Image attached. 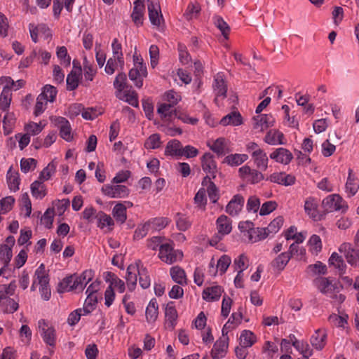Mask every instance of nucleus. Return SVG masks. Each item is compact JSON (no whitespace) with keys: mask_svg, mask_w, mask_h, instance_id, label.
Masks as SVG:
<instances>
[{"mask_svg":"<svg viewBox=\"0 0 359 359\" xmlns=\"http://www.w3.org/2000/svg\"><path fill=\"white\" fill-rule=\"evenodd\" d=\"M183 253L179 250L174 249L173 241L168 240L158 252V258L168 264H172L175 262L182 259Z\"/></svg>","mask_w":359,"mask_h":359,"instance_id":"f257e3e1","label":"nucleus"},{"mask_svg":"<svg viewBox=\"0 0 359 359\" xmlns=\"http://www.w3.org/2000/svg\"><path fill=\"white\" fill-rule=\"evenodd\" d=\"M35 278L38 280V284L40 285L39 290L41 297L44 300H48L51 296V292L49 287L48 275L43 264H41L35 271Z\"/></svg>","mask_w":359,"mask_h":359,"instance_id":"f03ea898","label":"nucleus"},{"mask_svg":"<svg viewBox=\"0 0 359 359\" xmlns=\"http://www.w3.org/2000/svg\"><path fill=\"white\" fill-rule=\"evenodd\" d=\"M315 284L318 289L327 297H334L335 293H339L341 285L337 282L330 280L327 278H318L315 280Z\"/></svg>","mask_w":359,"mask_h":359,"instance_id":"7ed1b4c3","label":"nucleus"},{"mask_svg":"<svg viewBox=\"0 0 359 359\" xmlns=\"http://www.w3.org/2000/svg\"><path fill=\"white\" fill-rule=\"evenodd\" d=\"M240 177L250 184H257L264 180V175L261 171L256 169H252L248 165H245L238 169Z\"/></svg>","mask_w":359,"mask_h":359,"instance_id":"20e7f679","label":"nucleus"},{"mask_svg":"<svg viewBox=\"0 0 359 359\" xmlns=\"http://www.w3.org/2000/svg\"><path fill=\"white\" fill-rule=\"evenodd\" d=\"M216 224L218 231V236H217V239L214 240L212 238L210 241V244L212 246L216 245L217 241L222 239V236L229 234L232 229L231 220L224 215H222L217 218Z\"/></svg>","mask_w":359,"mask_h":359,"instance_id":"39448f33","label":"nucleus"},{"mask_svg":"<svg viewBox=\"0 0 359 359\" xmlns=\"http://www.w3.org/2000/svg\"><path fill=\"white\" fill-rule=\"evenodd\" d=\"M38 327L41 332V335L43 341L50 346H55L56 342V334L54 327L49 326L43 319L39 320Z\"/></svg>","mask_w":359,"mask_h":359,"instance_id":"423d86ee","label":"nucleus"},{"mask_svg":"<svg viewBox=\"0 0 359 359\" xmlns=\"http://www.w3.org/2000/svg\"><path fill=\"white\" fill-rule=\"evenodd\" d=\"M207 145L218 156H225L231 151L230 141L224 137H219L215 140L208 141Z\"/></svg>","mask_w":359,"mask_h":359,"instance_id":"0eeeda50","label":"nucleus"},{"mask_svg":"<svg viewBox=\"0 0 359 359\" xmlns=\"http://www.w3.org/2000/svg\"><path fill=\"white\" fill-rule=\"evenodd\" d=\"M341 253H343L347 262L352 266H359V250L354 248L349 243H344L339 248Z\"/></svg>","mask_w":359,"mask_h":359,"instance_id":"6e6552de","label":"nucleus"},{"mask_svg":"<svg viewBox=\"0 0 359 359\" xmlns=\"http://www.w3.org/2000/svg\"><path fill=\"white\" fill-rule=\"evenodd\" d=\"M323 204L330 210L341 211L345 212L348 209L346 202L339 195L332 194L323 200Z\"/></svg>","mask_w":359,"mask_h":359,"instance_id":"1a4fd4ad","label":"nucleus"},{"mask_svg":"<svg viewBox=\"0 0 359 359\" xmlns=\"http://www.w3.org/2000/svg\"><path fill=\"white\" fill-rule=\"evenodd\" d=\"M201 166L203 170L208 173L210 179L215 178L218 172L217 163L215 161L214 156L210 153H205L201 158Z\"/></svg>","mask_w":359,"mask_h":359,"instance_id":"9d476101","label":"nucleus"},{"mask_svg":"<svg viewBox=\"0 0 359 359\" xmlns=\"http://www.w3.org/2000/svg\"><path fill=\"white\" fill-rule=\"evenodd\" d=\"M102 191L110 198H124L129 194L127 187L121 184H105L102 187Z\"/></svg>","mask_w":359,"mask_h":359,"instance_id":"9b49d317","label":"nucleus"},{"mask_svg":"<svg viewBox=\"0 0 359 359\" xmlns=\"http://www.w3.org/2000/svg\"><path fill=\"white\" fill-rule=\"evenodd\" d=\"M93 273L91 270H86L81 274H74L73 291L82 292L85 286L93 279Z\"/></svg>","mask_w":359,"mask_h":359,"instance_id":"f8f14e48","label":"nucleus"},{"mask_svg":"<svg viewBox=\"0 0 359 359\" xmlns=\"http://www.w3.org/2000/svg\"><path fill=\"white\" fill-rule=\"evenodd\" d=\"M269 157L276 163L288 165L293 159V154L287 149L279 147L275 149L270 154Z\"/></svg>","mask_w":359,"mask_h":359,"instance_id":"ddd939ff","label":"nucleus"},{"mask_svg":"<svg viewBox=\"0 0 359 359\" xmlns=\"http://www.w3.org/2000/svg\"><path fill=\"white\" fill-rule=\"evenodd\" d=\"M54 122L60 130V137L67 142L72 141L73 135L69 121L64 117L59 116L55 118Z\"/></svg>","mask_w":359,"mask_h":359,"instance_id":"4468645a","label":"nucleus"},{"mask_svg":"<svg viewBox=\"0 0 359 359\" xmlns=\"http://www.w3.org/2000/svg\"><path fill=\"white\" fill-rule=\"evenodd\" d=\"M253 128L264 131L275 123V118L271 114H259L253 118Z\"/></svg>","mask_w":359,"mask_h":359,"instance_id":"2eb2a0df","label":"nucleus"},{"mask_svg":"<svg viewBox=\"0 0 359 359\" xmlns=\"http://www.w3.org/2000/svg\"><path fill=\"white\" fill-rule=\"evenodd\" d=\"M245 198L240 194L235 195L226 207V212L231 216H237L242 210Z\"/></svg>","mask_w":359,"mask_h":359,"instance_id":"dca6fc26","label":"nucleus"},{"mask_svg":"<svg viewBox=\"0 0 359 359\" xmlns=\"http://www.w3.org/2000/svg\"><path fill=\"white\" fill-rule=\"evenodd\" d=\"M359 189V180L353 174L352 169L348 170V177L345 184V192L348 198L356 194Z\"/></svg>","mask_w":359,"mask_h":359,"instance_id":"f3484780","label":"nucleus"},{"mask_svg":"<svg viewBox=\"0 0 359 359\" xmlns=\"http://www.w3.org/2000/svg\"><path fill=\"white\" fill-rule=\"evenodd\" d=\"M228 337L219 338L215 343L211 351V355L213 359H219L224 357L228 348Z\"/></svg>","mask_w":359,"mask_h":359,"instance_id":"a211bd4d","label":"nucleus"},{"mask_svg":"<svg viewBox=\"0 0 359 359\" xmlns=\"http://www.w3.org/2000/svg\"><path fill=\"white\" fill-rule=\"evenodd\" d=\"M148 12L151 23L155 26H160L163 20L160 6L151 1L148 4Z\"/></svg>","mask_w":359,"mask_h":359,"instance_id":"6ab92c4d","label":"nucleus"},{"mask_svg":"<svg viewBox=\"0 0 359 359\" xmlns=\"http://www.w3.org/2000/svg\"><path fill=\"white\" fill-rule=\"evenodd\" d=\"M271 182L277 183L284 186H290L294 184L295 177L290 174L285 172H274L271 174L268 178Z\"/></svg>","mask_w":359,"mask_h":359,"instance_id":"aec40b11","label":"nucleus"},{"mask_svg":"<svg viewBox=\"0 0 359 359\" xmlns=\"http://www.w3.org/2000/svg\"><path fill=\"white\" fill-rule=\"evenodd\" d=\"M144 11L145 6L143 0H136L134 2V7L131 14V18L137 26L142 25Z\"/></svg>","mask_w":359,"mask_h":359,"instance_id":"412c9836","label":"nucleus"},{"mask_svg":"<svg viewBox=\"0 0 359 359\" xmlns=\"http://www.w3.org/2000/svg\"><path fill=\"white\" fill-rule=\"evenodd\" d=\"M82 68L79 66L76 69H72L67 76V89L68 90H74L79 86V81L81 78Z\"/></svg>","mask_w":359,"mask_h":359,"instance_id":"4be33fe9","label":"nucleus"},{"mask_svg":"<svg viewBox=\"0 0 359 359\" xmlns=\"http://www.w3.org/2000/svg\"><path fill=\"white\" fill-rule=\"evenodd\" d=\"M327 339V332L325 330L318 329L311 336L310 341L313 348L317 350H322L325 344Z\"/></svg>","mask_w":359,"mask_h":359,"instance_id":"5701e85b","label":"nucleus"},{"mask_svg":"<svg viewBox=\"0 0 359 359\" xmlns=\"http://www.w3.org/2000/svg\"><path fill=\"white\" fill-rule=\"evenodd\" d=\"M182 144L177 140L169 141L165 149V155L179 158L182 157Z\"/></svg>","mask_w":359,"mask_h":359,"instance_id":"b1692460","label":"nucleus"},{"mask_svg":"<svg viewBox=\"0 0 359 359\" xmlns=\"http://www.w3.org/2000/svg\"><path fill=\"white\" fill-rule=\"evenodd\" d=\"M264 141L270 145L284 144V135L278 130L271 129L266 133Z\"/></svg>","mask_w":359,"mask_h":359,"instance_id":"393cba45","label":"nucleus"},{"mask_svg":"<svg viewBox=\"0 0 359 359\" xmlns=\"http://www.w3.org/2000/svg\"><path fill=\"white\" fill-rule=\"evenodd\" d=\"M222 292V288L219 285L208 287L203 291L202 297L207 302H215L219 299Z\"/></svg>","mask_w":359,"mask_h":359,"instance_id":"a878e982","label":"nucleus"},{"mask_svg":"<svg viewBox=\"0 0 359 359\" xmlns=\"http://www.w3.org/2000/svg\"><path fill=\"white\" fill-rule=\"evenodd\" d=\"M213 88L217 97H221L224 98L226 97L227 88L222 74L218 73L215 76Z\"/></svg>","mask_w":359,"mask_h":359,"instance_id":"bb28decb","label":"nucleus"},{"mask_svg":"<svg viewBox=\"0 0 359 359\" xmlns=\"http://www.w3.org/2000/svg\"><path fill=\"white\" fill-rule=\"evenodd\" d=\"M292 341V346L301 353L305 358H309L312 355V350L306 341H299L295 336L291 334L290 336Z\"/></svg>","mask_w":359,"mask_h":359,"instance_id":"cd10ccee","label":"nucleus"},{"mask_svg":"<svg viewBox=\"0 0 359 359\" xmlns=\"http://www.w3.org/2000/svg\"><path fill=\"white\" fill-rule=\"evenodd\" d=\"M243 123V118L241 114L238 111H233L224 116L220 120V124L226 126H238Z\"/></svg>","mask_w":359,"mask_h":359,"instance_id":"c85d7f7f","label":"nucleus"},{"mask_svg":"<svg viewBox=\"0 0 359 359\" xmlns=\"http://www.w3.org/2000/svg\"><path fill=\"white\" fill-rule=\"evenodd\" d=\"M202 185L207 186L206 191L210 200L214 203H216L219 199L218 189L215 183L211 181L209 176H206L203 178Z\"/></svg>","mask_w":359,"mask_h":359,"instance_id":"c756f323","label":"nucleus"},{"mask_svg":"<svg viewBox=\"0 0 359 359\" xmlns=\"http://www.w3.org/2000/svg\"><path fill=\"white\" fill-rule=\"evenodd\" d=\"M248 159V156L245 154H233L226 156L222 163L229 166L235 167L241 165Z\"/></svg>","mask_w":359,"mask_h":359,"instance_id":"7c9ffc66","label":"nucleus"},{"mask_svg":"<svg viewBox=\"0 0 359 359\" xmlns=\"http://www.w3.org/2000/svg\"><path fill=\"white\" fill-rule=\"evenodd\" d=\"M252 158L258 170L265 171L267 169L269 158L264 150H262L260 152L253 155Z\"/></svg>","mask_w":359,"mask_h":359,"instance_id":"2f4dec72","label":"nucleus"},{"mask_svg":"<svg viewBox=\"0 0 359 359\" xmlns=\"http://www.w3.org/2000/svg\"><path fill=\"white\" fill-rule=\"evenodd\" d=\"M172 279L179 285L187 284V276L184 269L178 266H173L170 270Z\"/></svg>","mask_w":359,"mask_h":359,"instance_id":"473e14b6","label":"nucleus"},{"mask_svg":"<svg viewBox=\"0 0 359 359\" xmlns=\"http://www.w3.org/2000/svg\"><path fill=\"white\" fill-rule=\"evenodd\" d=\"M95 219H97V226L102 229L105 227L111 229L114 224V220L111 216L102 211H100L96 214Z\"/></svg>","mask_w":359,"mask_h":359,"instance_id":"72a5a7b5","label":"nucleus"},{"mask_svg":"<svg viewBox=\"0 0 359 359\" xmlns=\"http://www.w3.org/2000/svg\"><path fill=\"white\" fill-rule=\"evenodd\" d=\"M290 259L289 253L282 252L271 262V266L274 270L280 271L284 269Z\"/></svg>","mask_w":359,"mask_h":359,"instance_id":"f704fd0d","label":"nucleus"},{"mask_svg":"<svg viewBox=\"0 0 359 359\" xmlns=\"http://www.w3.org/2000/svg\"><path fill=\"white\" fill-rule=\"evenodd\" d=\"M174 107L172 104L161 103L158 104L157 112L161 116V118L166 121L170 120L173 116H175Z\"/></svg>","mask_w":359,"mask_h":359,"instance_id":"c9c22d12","label":"nucleus"},{"mask_svg":"<svg viewBox=\"0 0 359 359\" xmlns=\"http://www.w3.org/2000/svg\"><path fill=\"white\" fill-rule=\"evenodd\" d=\"M241 318L242 316L241 313H233L222 328V336L227 335L229 331L234 329L241 323Z\"/></svg>","mask_w":359,"mask_h":359,"instance_id":"e433bc0d","label":"nucleus"},{"mask_svg":"<svg viewBox=\"0 0 359 359\" xmlns=\"http://www.w3.org/2000/svg\"><path fill=\"white\" fill-rule=\"evenodd\" d=\"M136 271H137V266H135L130 265L127 269L126 278L128 288L131 292L135 290L137 284Z\"/></svg>","mask_w":359,"mask_h":359,"instance_id":"4c0bfd02","label":"nucleus"},{"mask_svg":"<svg viewBox=\"0 0 359 359\" xmlns=\"http://www.w3.org/2000/svg\"><path fill=\"white\" fill-rule=\"evenodd\" d=\"M239 340L240 346L250 348L257 341V337L252 332L245 330L241 332Z\"/></svg>","mask_w":359,"mask_h":359,"instance_id":"58836bf2","label":"nucleus"},{"mask_svg":"<svg viewBox=\"0 0 359 359\" xmlns=\"http://www.w3.org/2000/svg\"><path fill=\"white\" fill-rule=\"evenodd\" d=\"M165 317L166 322L170 324V327H174L177 318V312L172 302L167 304L165 310Z\"/></svg>","mask_w":359,"mask_h":359,"instance_id":"ea45409f","label":"nucleus"},{"mask_svg":"<svg viewBox=\"0 0 359 359\" xmlns=\"http://www.w3.org/2000/svg\"><path fill=\"white\" fill-rule=\"evenodd\" d=\"M175 219L177 229L181 231L188 230L192 224L189 217L180 212L176 214Z\"/></svg>","mask_w":359,"mask_h":359,"instance_id":"a19ab883","label":"nucleus"},{"mask_svg":"<svg viewBox=\"0 0 359 359\" xmlns=\"http://www.w3.org/2000/svg\"><path fill=\"white\" fill-rule=\"evenodd\" d=\"M31 192L34 198L37 199H41L46 194V186L41 181H34L31 184Z\"/></svg>","mask_w":359,"mask_h":359,"instance_id":"79ce46f5","label":"nucleus"},{"mask_svg":"<svg viewBox=\"0 0 359 359\" xmlns=\"http://www.w3.org/2000/svg\"><path fill=\"white\" fill-rule=\"evenodd\" d=\"M11 102V92L10 88L8 86H4L0 95V109L6 111L9 109Z\"/></svg>","mask_w":359,"mask_h":359,"instance_id":"37998d69","label":"nucleus"},{"mask_svg":"<svg viewBox=\"0 0 359 359\" xmlns=\"http://www.w3.org/2000/svg\"><path fill=\"white\" fill-rule=\"evenodd\" d=\"M158 304L155 299H151L146 309V318L148 322H154L158 316Z\"/></svg>","mask_w":359,"mask_h":359,"instance_id":"c03bdc74","label":"nucleus"},{"mask_svg":"<svg viewBox=\"0 0 359 359\" xmlns=\"http://www.w3.org/2000/svg\"><path fill=\"white\" fill-rule=\"evenodd\" d=\"M137 273L140 286L143 289L149 287L151 285V278L147 269L142 265L141 266H137Z\"/></svg>","mask_w":359,"mask_h":359,"instance_id":"a18cd8bd","label":"nucleus"},{"mask_svg":"<svg viewBox=\"0 0 359 359\" xmlns=\"http://www.w3.org/2000/svg\"><path fill=\"white\" fill-rule=\"evenodd\" d=\"M168 240L163 236H153L147 241V246L152 250H158L160 251L161 246L164 245Z\"/></svg>","mask_w":359,"mask_h":359,"instance_id":"49530a36","label":"nucleus"},{"mask_svg":"<svg viewBox=\"0 0 359 359\" xmlns=\"http://www.w3.org/2000/svg\"><path fill=\"white\" fill-rule=\"evenodd\" d=\"M113 57H116L119 65L122 68L124 65L122 45L117 39H114L111 43Z\"/></svg>","mask_w":359,"mask_h":359,"instance_id":"de8ad7c7","label":"nucleus"},{"mask_svg":"<svg viewBox=\"0 0 359 359\" xmlns=\"http://www.w3.org/2000/svg\"><path fill=\"white\" fill-rule=\"evenodd\" d=\"M112 214L116 220L121 224L124 223L127 219L126 208L122 203H118L114 207Z\"/></svg>","mask_w":359,"mask_h":359,"instance_id":"09e8293b","label":"nucleus"},{"mask_svg":"<svg viewBox=\"0 0 359 359\" xmlns=\"http://www.w3.org/2000/svg\"><path fill=\"white\" fill-rule=\"evenodd\" d=\"M201 12V6L198 3H189L185 11L184 16L187 20L197 18Z\"/></svg>","mask_w":359,"mask_h":359,"instance_id":"8fccbe9b","label":"nucleus"},{"mask_svg":"<svg viewBox=\"0 0 359 359\" xmlns=\"http://www.w3.org/2000/svg\"><path fill=\"white\" fill-rule=\"evenodd\" d=\"M250 233L249 242L251 243L263 240L270 235V233L266 231V227L253 229L252 231H250Z\"/></svg>","mask_w":359,"mask_h":359,"instance_id":"3c124183","label":"nucleus"},{"mask_svg":"<svg viewBox=\"0 0 359 359\" xmlns=\"http://www.w3.org/2000/svg\"><path fill=\"white\" fill-rule=\"evenodd\" d=\"M330 265L334 266L337 269L340 273H345L346 264L344 263L342 257L337 252H333L329 259Z\"/></svg>","mask_w":359,"mask_h":359,"instance_id":"603ef678","label":"nucleus"},{"mask_svg":"<svg viewBox=\"0 0 359 359\" xmlns=\"http://www.w3.org/2000/svg\"><path fill=\"white\" fill-rule=\"evenodd\" d=\"M18 303L10 297L0 303V308L4 313H13L18 309Z\"/></svg>","mask_w":359,"mask_h":359,"instance_id":"864d4df0","label":"nucleus"},{"mask_svg":"<svg viewBox=\"0 0 359 359\" xmlns=\"http://www.w3.org/2000/svg\"><path fill=\"white\" fill-rule=\"evenodd\" d=\"M308 245L309 251L313 255H317L321 251L322 241L321 238L318 235H312L308 241Z\"/></svg>","mask_w":359,"mask_h":359,"instance_id":"5fc2aeb1","label":"nucleus"},{"mask_svg":"<svg viewBox=\"0 0 359 359\" xmlns=\"http://www.w3.org/2000/svg\"><path fill=\"white\" fill-rule=\"evenodd\" d=\"M18 175V174L13 172L11 168L7 172V182L11 191H16L19 189L20 180Z\"/></svg>","mask_w":359,"mask_h":359,"instance_id":"6e6d98bb","label":"nucleus"},{"mask_svg":"<svg viewBox=\"0 0 359 359\" xmlns=\"http://www.w3.org/2000/svg\"><path fill=\"white\" fill-rule=\"evenodd\" d=\"M15 283L12 281L8 285H0V303L8 298L9 296L14 294L15 290Z\"/></svg>","mask_w":359,"mask_h":359,"instance_id":"4d7b16f0","label":"nucleus"},{"mask_svg":"<svg viewBox=\"0 0 359 359\" xmlns=\"http://www.w3.org/2000/svg\"><path fill=\"white\" fill-rule=\"evenodd\" d=\"M149 224L150 229L155 230H161L170 222V220L167 217H155L147 222Z\"/></svg>","mask_w":359,"mask_h":359,"instance_id":"13d9d810","label":"nucleus"},{"mask_svg":"<svg viewBox=\"0 0 359 359\" xmlns=\"http://www.w3.org/2000/svg\"><path fill=\"white\" fill-rule=\"evenodd\" d=\"M107 281H109V285H111L112 288L113 287L117 288L118 291L120 293H123L125 291V283L123 282V280L118 278L115 274L108 273Z\"/></svg>","mask_w":359,"mask_h":359,"instance_id":"bf43d9fd","label":"nucleus"},{"mask_svg":"<svg viewBox=\"0 0 359 359\" xmlns=\"http://www.w3.org/2000/svg\"><path fill=\"white\" fill-rule=\"evenodd\" d=\"M74 283V275L64 278L58 284L57 291L59 293L73 291L72 283Z\"/></svg>","mask_w":359,"mask_h":359,"instance_id":"052dcab7","label":"nucleus"},{"mask_svg":"<svg viewBox=\"0 0 359 359\" xmlns=\"http://www.w3.org/2000/svg\"><path fill=\"white\" fill-rule=\"evenodd\" d=\"M83 65L85 80L88 81H92L97 74L96 68L87 60H84Z\"/></svg>","mask_w":359,"mask_h":359,"instance_id":"680f3d73","label":"nucleus"},{"mask_svg":"<svg viewBox=\"0 0 359 359\" xmlns=\"http://www.w3.org/2000/svg\"><path fill=\"white\" fill-rule=\"evenodd\" d=\"M15 122V118L14 114L7 111L4 115L3 120V127L5 134H9L11 132Z\"/></svg>","mask_w":359,"mask_h":359,"instance_id":"e2e57ef3","label":"nucleus"},{"mask_svg":"<svg viewBox=\"0 0 359 359\" xmlns=\"http://www.w3.org/2000/svg\"><path fill=\"white\" fill-rule=\"evenodd\" d=\"M57 90L55 87L51 85H46L40 93L41 95H43L46 100H48L50 102H53L55 100Z\"/></svg>","mask_w":359,"mask_h":359,"instance_id":"0e129e2a","label":"nucleus"},{"mask_svg":"<svg viewBox=\"0 0 359 359\" xmlns=\"http://www.w3.org/2000/svg\"><path fill=\"white\" fill-rule=\"evenodd\" d=\"M317 203L313 198L310 197L305 201V212L313 218L317 215Z\"/></svg>","mask_w":359,"mask_h":359,"instance_id":"69168bd1","label":"nucleus"},{"mask_svg":"<svg viewBox=\"0 0 359 359\" xmlns=\"http://www.w3.org/2000/svg\"><path fill=\"white\" fill-rule=\"evenodd\" d=\"M128 76L131 81L135 82V86L140 88L143 86V78L147 76L142 75L137 68H132L129 72Z\"/></svg>","mask_w":359,"mask_h":359,"instance_id":"338daca9","label":"nucleus"},{"mask_svg":"<svg viewBox=\"0 0 359 359\" xmlns=\"http://www.w3.org/2000/svg\"><path fill=\"white\" fill-rule=\"evenodd\" d=\"M37 161L34 158H22L20 161V169L21 171L27 173L29 171L33 170L36 166Z\"/></svg>","mask_w":359,"mask_h":359,"instance_id":"774afa93","label":"nucleus"}]
</instances>
